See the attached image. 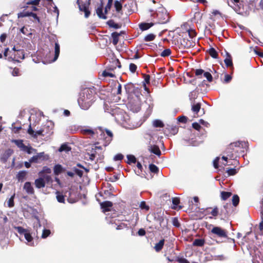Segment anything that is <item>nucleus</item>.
Returning a JSON list of instances; mask_svg holds the SVG:
<instances>
[{"label": "nucleus", "instance_id": "f257e3e1", "mask_svg": "<svg viewBox=\"0 0 263 263\" xmlns=\"http://www.w3.org/2000/svg\"><path fill=\"white\" fill-rule=\"evenodd\" d=\"M157 8L149 9L152 20L155 24H165L169 21L170 16L165 8L160 4H157Z\"/></svg>", "mask_w": 263, "mask_h": 263}, {"label": "nucleus", "instance_id": "f03ea898", "mask_svg": "<svg viewBox=\"0 0 263 263\" xmlns=\"http://www.w3.org/2000/svg\"><path fill=\"white\" fill-rule=\"evenodd\" d=\"M95 91L92 89L85 88L80 93L78 102L80 107L84 109H88L95 100Z\"/></svg>", "mask_w": 263, "mask_h": 263}, {"label": "nucleus", "instance_id": "7ed1b4c3", "mask_svg": "<svg viewBox=\"0 0 263 263\" xmlns=\"http://www.w3.org/2000/svg\"><path fill=\"white\" fill-rule=\"evenodd\" d=\"M54 124L51 121H48L43 126L42 129L34 132L31 128V125L28 129V133L32 137L36 138L38 136H46L47 137L51 136L53 133V129Z\"/></svg>", "mask_w": 263, "mask_h": 263}, {"label": "nucleus", "instance_id": "20e7f679", "mask_svg": "<svg viewBox=\"0 0 263 263\" xmlns=\"http://www.w3.org/2000/svg\"><path fill=\"white\" fill-rule=\"evenodd\" d=\"M142 96L141 92L138 90L135 91L134 94L130 95L128 106L132 111L137 112L140 110Z\"/></svg>", "mask_w": 263, "mask_h": 263}, {"label": "nucleus", "instance_id": "39448f33", "mask_svg": "<svg viewBox=\"0 0 263 263\" xmlns=\"http://www.w3.org/2000/svg\"><path fill=\"white\" fill-rule=\"evenodd\" d=\"M77 3L80 11L84 12L85 17L88 18L90 14V11L89 9L90 5V0H77Z\"/></svg>", "mask_w": 263, "mask_h": 263}, {"label": "nucleus", "instance_id": "423d86ee", "mask_svg": "<svg viewBox=\"0 0 263 263\" xmlns=\"http://www.w3.org/2000/svg\"><path fill=\"white\" fill-rule=\"evenodd\" d=\"M247 146V143L243 141H237L231 143L229 147L226 149V153L227 154L228 157L230 159H233L234 158V155L233 153V151H235L234 147H245Z\"/></svg>", "mask_w": 263, "mask_h": 263}, {"label": "nucleus", "instance_id": "0eeeda50", "mask_svg": "<svg viewBox=\"0 0 263 263\" xmlns=\"http://www.w3.org/2000/svg\"><path fill=\"white\" fill-rule=\"evenodd\" d=\"M211 233L221 238L227 237V232L220 227H214L211 230Z\"/></svg>", "mask_w": 263, "mask_h": 263}, {"label": "nucleus", "instance_id": "6e6552de", "mask_svg": "<svg viewBox=\"0 0 263 263\" xmlns=\"http://www.w3.org/2000/svg\"><path fill=\"white\" fill-rule=\"evenodd\" d=\"M23 190H25L28 195H33L34 194V188L30 182H26L24 183Z\"/></svg>", "mask_w": 263, "mask_h": 263}, {"label": "nucleus", "instance_id": "1a4fd4ad", "mask_svg": "<svg viewBox=\"0 0 263 263\" xmlns=\"http://www.w3.org/2000/svg\"><path fill=\"white\" fill-rule=\"evenodd\" d=\"M124 88L127 93L128 94V98L130 97V95L134 94L135 91L136 90L139 91L138 88H135L134 85L132 83L127 84L124 86Z\"/></svg>", "mask_w": 263, "mask_h": 263}, {"label": "nucleus", "instance_id": "9d476101", "mask_svg": "<svg viewBox=\"0 0 263 263\" xmlns=\"http://www.w3.org/2000/svg\"><path fill=\"white\" fill-rule=\"evenodd\" d=\"M103 1H101L100 5L97 7L96 9V13L99 18L102 19H106L107 17L106 16L105 12H103Z\"/></svg>", "mask_w": 263, "mask_h": 263}, {"label": "nucleus", "instance_id": "9b49d317", "mask_svg": "<svg viewBox=\"0 0 263 263\" xmlns=\"http://www.w3.org/2000/svg\"><path fill=\"white\" fill-rule=\"evenodd\" d=\"M181 45L184 48L188 49L194 46L195 43L192 40H189L186 39H183L181 41Z\"/></svg>", "mask_w": 263, "mask_h": 263}, {"label": "nucleus", "instance_id": "f8f14e48", "mask_svg": "<svg viewBox=\"0 0 263 263\" xmlns=\"http://www.w3.org/2000/svg\"><path fill=\"white\" fill-rule=\"evenodd\" d=\"M44 152L38 153L36 155L33 156L30 159V162L37 163L39 160H44Z\"/></svg>", "mask_w": 263, "mask_h": 263}, {"label": "nucleus", "instance_id": "ddd939ff", "mask_svg": "<svg viewBox=\"0 0 263 263\" xmlns=\"http://www.w3.org/2000/svg\"><path fill=\"white\" fill-rule=\"evenodd\" d=\"M235 2V6L233 7L234 10L238 14L242 13V5L239 3V0H233Z\"/></svg>", "mask_w": 263, "mask_h": 263}, {"label": "nucleus", "instance_id": "4468645a", "mask_svg": "<svg viewBox=\"0 0 263 263\" xmlns=\"http://www.w3.org/2000/svg\"><path fill=\"white\" fill-rule=\"evenodd\" d=\"M102 133L104 136H106L105 140L107 143L105 144L104 145L106 146L112 140L113 135L111 132L108 129H105V131Z\"/></svg>", "mask_w": 263, "mask_h": 263}, {"label": "nucleus", "instance_id": "2eb2a0df", "mask_svg": "<svg viewBox=\"0 0 263 263\" xmlns=\"http://www.w3.org/2000/svg\"><path fill=\"white\" fill-rule=\"evenodd\" d=\"M28 172L26 171H21L16 175V178L19 182H23L26 178Z\"/></svg>", "mask_w": 263, "mask_h": 263}, {"label": "nucleus", "instance_id": "dca6fc26", "mask_svg": "<svg viewBox=\"0 0 263 263\" xmlns=\"http://www.w3.org/2000/svg\"><path fill=\"white\" fill-rule=\"evenodd\" d=\"M34 184L36 188L41 189L45 186L46 183L43 178H39L35 180Z\"/></svg>", "mask_w": 263, "mask_h": 263}, {"label": "nucleus", "instance_id": "f3484780", "mask_svg": "<svg viewBox=\"0 0 263 263\" xmlns=\"http://www.w3.org/2000/svg\"><path fill=\"white\" fill-rule=\"evenodd\" d=\"M29 16H32L34 19L37 20V21L39 22V18L37 17L35 13H34L33 12H23L18 14V17Z\"/></svg>", "mask_w": 263, "mask_h": 263}, {"label": "nucleus", "instance_id": "a211bd4d", "mask_svg": "<svg viewBox=\"0 0 263 263\" xmlns=\"http://www.w3.org/2000/svg\"><path fill=\"white\" fill-rule=\"evenodd\" d=\"M112 202L108 201H104L101 203V206L105 212L110 211V209L112 207Z\"/></svg>", "mask_w": 263, "mask_h": 263}, {"label": "nucleus", "instance_id": "6ab92c4d", "mask_svg": "<svg viewBox=\"0 0 263 263\" xmlns=\"http://www.w3.org/2000/svg\"><path fill=\"white\" fill-rule=\"evenodd\" d=\"M24 237H25V238L26 239V240H27V243L28 245L31 246H34V242L32 241V240H33L32 237L31 236L29 231L26 233L25 234Z\"/></svg>", "mask_w": 263, "mask_h": 263}, {"label": "nucleus", "instance_id": "aec40b11", "mask_svg": "<svg viewBox=\"0 0 263 263\" xmlns=\"http://www.w3.org/2000/svg\"><path fill=\"white\" fill-rule=\"evenodd\" d=\"M164 239H161L159 242L155 244L154 249L157 252H160L162 249L164 245Z\"/></svg>", "mask_w": 263, "mask_h": 263}, {"label": "nucleus", "instance_id": "412c9836", "mask_svg": "<svg viewBox=\"0 0 263 263\" xmlns=\"http://www.w3.org/2000/svg\"><path fill=\"white\" fill-rule=\"evenodd\" d=\"M154 24H155L154 22V23H141L139 25V28L142 31L146 30L148 29L149 28H150L151 27H152Z\"/></svg>", "mask_w": 263, "mask_h": 263}, {"label": "nucleus", "instance_id": "4be33fe9", "mask_svg": "<svg viewBox=\"0 0 263 263\" xmlns=\"http://www.w3.org/2000/svg\"><path fill=\"white\" fill-rule=\"evenodd\" d=\"M40 0H30L26 2V5H32V6L31 7L32 10L36 11L37 10L36 6L39 4Z\"/></svg>", "mask_w": 263, "mask_h": 263}, {"label": "nucleus", "instance_id": "5701e85b", "mask_svg": "<svg viewBox=\"0 0 263 263\" xmlns=\"http://www.w3.org/2000/svg\"><path fill=\"white\" fill-rule=\"evenodd\" d=\"M227 57L224 60V63L226 65L227 67H231L233 66L232 59L231 55L227 52Z\"/></svg>", "mask_w": 263, "mask_h": 263}, {"label": "nucleus", "instance_id": "b1692460", "mask_svg": "<svg viewBox=\"0 0 263 263\" xmlns=\"http://www.w3.org/2000/svg\"><path fill=\"white\" fill-rule=\"evenodd\" d=\"M11 142L15 143L22 151L24 148H26V146L24 144L22 140H12Z\"/></svg>", "mask_w": 263, "mask_h": 263}, {"label": "nucleus", "instance_id": "393cba45", "mask_svg": "<svg viewBox=\"0 0 263 263\" xmlns=\"http://www.w3.org/2000/svg\"><path fill=\"white\" fill-rule=\"evenodd\" d=\"M200 108V103H197L195 104L192 102V110L194 114H197L199 111Z\"/></svg>", "mask_w": 263, "mask_h": 263}, {"label": "nucleus", "instance_id": "a878e982", "mask_svg": "<svg viewBox=\"0 0 263 263\" xmlns=\"http://www.w3.org/2000/svg\"><path fill=\"white\" fill-rule=\"evenodd\" d=\"M59 54H60V45L58 44V43H55V48H54V57L52 61L53 62L55 61L58 59Z\"/></svg>", "mask_w": 263, "mask_h": 263}, {"label": "nucleus", "instance_id": "bb28decb", "mask_svg": "<svg viewBox=\"0 0 263 263\" xmlns=\"http://www.w3.org/2000/svg\"><path fill=\"white\" fill-rule=\"evenodd\" d=\"M149 150L153 153L159 156L161 154V152L159 148L156 145L151 146L149 147Z\"/></svg>", "mask_w": 263, "mask_h": 263}, {"label": "nucleus", "instance_id": "cd10ccee", "mask_svg": "<svg viewBox=\"0 0 263 263\" xmlns=\"http://www.w3.org/2000/svg\"><path fill=\"white\" fill-rule=\"evenodd\" d=\"M53 171L55 175H59L63 172V168L61 165L57 164L54 166Z\"/></svg>", "mask_w": 263, "mask_h": 263}, {"label": "nucleus", "instance_id": "c85d7f7f", "mask_svg": "<svg viewBox=\"0 0 263 263\" xmlns=\"http://www.w3.org/2000/svg\"><path fill=\"white\" fill-rule=\"evenodd\" d=\"M120 34L115 32L111 33V37L112 38V44L116 45L119 42V36Z\"/></svg>", "mask_w": 263, "mask_h": 263}, {"label": "nucleus", "instance_id": "c756f323", "mask_svg": "<svg viewBox=\"0 0 263 263\" xmlns=\"http://www.w3.org/2000/svg\"><path fill=\"white\" fill-rule=\"evenodd\" d=\"M166 129H168L174 135L176 134L178 131V128L176 126L173 125H167Z\"/></svg>", "mask_w": 263, "mask_h": 263}, {"label": "nucleus", "instance_id": "7c9ffc66", "mask_svg": "<svg viewBox=\"0 0 263 263\" xmlns=\"http://www.w3.org/2000/svg\"><path fill=\"white\" fill-rule=\"evenodd\" d=\"M71 151V147L68 146L67 144H63L59 149V151L60 152H68Z\"/></svg>", "mask_w": 263, "mask_h": 263}, {"label": "nucleus", "instance_id": "2f4dec72", "mask_svg": "<svg viewBox=\"0 0 263 263\" xmlns=\"http://www.w3.org/2000/svg\"><path fill=\"white\" fill-rule=\"evenodd\" d=\"M204 244V240L202 239H196L193 242L195 246L202 247Z\"/></svg>", "mask_w": 263, "mask_h": 263}, {"label": "nucleus", "instance_id": "473e14b6", "mask_svg": "<svg viewBox=\"0 0 263 263\" xmlns=\"http://www.w3.org/2000/svg\"><path fill=\"white\" fill-rule=\"evenodd\" d=\"M97 151H94L93 149H92L91 153H87V155L89 157V159L91 161H94L96 156L97 155Z\"/></svg>", "mask_w": 263, "mask_h": 263}, {"label": "nucleus", "instance_id": "72a5a7b5", "mask_svg": "<svg viewBox=\"0 0 263 263\" xmlns=\"http://www.w3.org/2000/svg\"><path fill=\"white\" fill-rule=\"evenodd\" d=\"M56 198L59 202L60 203H64L65 201V198L64 196L61 194L59 192H56Z\"/></svg>", "mask_w": 263, "mask_h": 263}, {"label": "nucleus", "instance_id": "f704fd0d", "mask_svg": "<svg viewBox=\"0 0 263 263\" xmlns=\"http://www.w3.org/2000/svg\"><path fill=\"white\" fill-rule=\"evenodd\" d=\"M115 8L116 9V11L118 12H120L122 8V5L120 2L116 1L114 4Z\"/></svg>", "mask_w": 263, "mask_h": 263}, {"label": "nucleus", "instance_id": "c9c22d12", "mask_svg": "<svg viewBox=\"0 0 263 263\" xmlns=\"http://www.w3.org/2000/svg\"><path fill=\"white\" fill-rule=\"evenodd\" d=\"M153 125L155 127H162L164 126V124L160 120H155L153 122Z\"/></svg>", "mask_w": 263, "mask_h": 263}, {"label": "nucleus", "instance_id": "e433bc0d", "mask_svg": "<svg viewBox=\"0 0 263 263\" xmlns=\"http://www.w3.org/2000/svg\"><path fill=\"white\" fill-rule=\"evenodd\" d=\"M232 195L231 192H222L221 193V197L222 200H226Z\"/></svg>", "mask_w": 263, "mask_h": 263}, {"label": "nucleus", "instance_id": "4c0bfd02", "mask_svg": "<svg viewBox=\"0 0 263 263\" xmlns=\"http://www.w3.org/2000/svg\"><path fill=\"white\" fill-rule=\"evenodd\" d=\"M209 53L212 58L216 59L217 58V52L214 48H211L209 50Z\"/></svg>", "mask_w": 263, "mask_h": 263}, {"label": "nucleus", "instance_id": "58836bf2", "mask_svg": "<svg viewBox=\"0 0 263 263\" xmlns=\"http://www.w3.org/2000/svg\"><path fill=\"white\" fill-rule=\"evenodd\" d=\"M107 24L110 27L114 28L115 29H118L120 28V25L118 24H116L112 20H109L107 22Z\"/></svg>", "mask_w": 263, "mask_h": 263}, {"label": "nucleus", "instance_id": "ea45409f", "mask_svg": "<svg viewBox=\"0 0 263 263\" xmlns=\"http://www.w3.org/2000/svg\"><path fill=\"white\" fill-rule=\"evenodd\" d=\"M156 37V35L153 33L148 34L144 37V41L146 42H149L153 41Z\"/></svg>", "mask_w": 263, "mask_h": 263}, {"label": "nucleus", "instance_id": "a19ab883", "mask_svg": "<svg viewBox=\"0 0 263 263\" xmlns=\"http://www.w3.org/2000/svg\"><path fill=\"white\" fill-rule=\"evenodd\" d=\"M127 158L128 163H135L136 162V159L133 155H128L127 156Z\"/></svg>", "mask_w": 263, "mask_h": 263}, {"label": "nucleus", "instance_id": "79ce46f5", "mask_svg": "<svg viewBox=\"0 0 263 263\" xmlns=\"http://www.w3.org/2000/svg\"><path fill=\"white\" fill-rule=\"evenodd\" d=\"M171 54V50L169 48L165 49L161 53L160 55L162 57H168Z\"/></svg>", "mask_w": 263, "mask_h": 263}, {"label": "nucleus", "instance_id": "37998d69", "mask_svg": "<svg viewBox=\"0 0 263 263\" xmlns=\"http://www.w3.org/2000/svg\"><path fill=\"white\" fill-rule=\"evenodd\" d=\"M15 229L17 230L18 233L20 234H23L24 235L28 231V230L24 229L21 227H17L15 228Z\"/></svg>", "mask_w": 263, "mask_h": 263}, {"label": "nucleus", "instance_id": "c03bdc74", "mask_svg": "<svg viewBox=\"0 0 263 263\" xmlns=\"http://www.w3.org/2000/svg\"><path fill=\"white\" fill-rule=\"evenodd\" d=\"M15 194L12 196L8 200L7 204L9 208H12L14 206V198Z\"/></svg>", "mask_w": 263, "mask_h": 263}, {"label": "nucleus", "instance_id": "a18cd8bd", "mask_svg": "<svg viewBox=\"0 0 263 263\" xmlns=\"http://www.w3.org/2000/svg\"><path fill=\"white\" fill-rule=\"evenodd\" d=\"M239 197L236 195H234L233 197V199H232V202H233V205L235 206H237L239 203Z\"/></svg>", "mask_w": 263, "mask_h": 263}, {"label": "nucleus", "instance_id": "49530a36", "mask_svg": "<svg viewBox=\"0 0 263 263\" xmlns=\"http://www.w3.org/2000/svg\"><path fill=\"white\" fill-rule=\"evenodd\" d=\"M202 18V13L201 12L198 11L195 13L194 14V19L197 21L196 22H198V21H200Z\"/></svg>", "mask_w": 263, "mask_h": 263}, {"label": "nucleus", "instance_id": "de8ad7c7", "mask_svg": "<svg viewBox=\"0 0 263 263\" xmlns=\"http://www.w3.org/2000/svg\"><path fill=\"white\" fill-rule=\"evenodd\" d=\"M149 168L151 172L154 173H157L159 171L157 166H156L155 165H154L153 164H151L149 165Z\"/></svg>", "mask_w": 263, "mask_h": 263}, {"label": "nucleus", "instance_id": "09e8293b", "mask_svg": "<svg viewBox=\"0 0 263 263\" xmlns=\"http://www.w3.org/2000/svg\"><path fill=\"white\" fill-rule=\"evenodd\" d=\"M139 206L142 210H144L146 211L149 210V206L146 205L145 201L141 202Z\"/></svg>", "mask_w": 263, "mask_h": 263}, {"label": "nucleus", "instance_id": "8fccbe9b", "mask_svg": "<svg viewBox=\"0 0 263 263\" xmlns=\"http://www.w3.org/2000/svg\"><path fill=\"white\" fill-rule=\"evenodd\" d=\"M102 75L104 77H110V78L115 77V74L114 73H112V72H110L109 71H107V70L104 71L103 72Z\"/></svg>", "mask_w": 263, "mask_h": 263}, {"label": "nucleus", "instance_id": "3c124183", "mask_svg": "<svg viewBox=\"0 0 263 263\" xmlns=\"http://www.w3.org/2000/svg\"><path fill=\"white\" fill-rule=\"evenodd\" d=\"M112 2H113V0H108L107 4L105 6V10H104L105 13H107V11L110 9Z\"/></svg>", "mask_w": 263, "mask_h": 263}, {"label": "nucleus", "instance_id": "603ef678", "mask_svg": "<svg viewBox=\"0 0 263 263\" xmlns=\"http://www.w3.org/2000/svg\"><path fill=\"white\" fill-rule=\"evenodd\" d=\"M172 202L174 205L173 209H176L177 208V206L179 204L180 202L179 199L178 198H173Z\"/></svg>", "mask_w": 263, "mask_h": 263}, {"label": "nucleus", "instance_id": "864d4df0", "mask_svg": "<svg viewBox=\"0 0 263 263\" xmlns=\"http://www.w3.org/2000/svg\"><path fill=\"white\" fill-rule=\"evenodd\" d=\"M50 234V231L49 230L44 229L43 231V233L42 234V238H46L48 237Z\"/></svg>", "mask_w": 263, "mask_h": 263}, {"label": "nucleus", "instance_id": "5fc2aeb1", "mask_svg": "<svg viewBox=\"0 0 263 263\" xmlns=\"http://www.w3.org/2000/svg\"><path fill=\"white\" fill-rule=\"evenodd\" d=\"M204 77L206 78L209 82H212L213 80V77L211 74L209 72H205L203 73Z\"/></svg>", "mask_w": 263, "mask_h": 263}, {"label": "nucleus", "instance_id": "6e6d98bb", "mask_svg": "<svg viewBox=\"0 0 263 263\" xmlns=\"http://www.w3.org/2000/svg\"><path fill=\"white\" fill-rule=\"evenodd\" d=\"M83 132L84 134L89 135L91 136H93V135L95 134L94 132L90 129H84L83 130Z\"/></svg>", "mask_w": 263, "mask_h": 263}, {"label": "nucleus", "instance_id": "4d7b16f0", "mask_svg": "<svg viewBox=\"0 0 263 263\" xmlns=\"http://www.w3.org/2000/svg\"><path fill=\"white\" fill-rule=\"evenodd\" d=\"M188 34L190 37L192 39L194 37H195L196 35V33L194 30L190 29L188 30Z\"/></svg>", "mask_w": 263, "mask_h": 263}, {"label": "nucleus", "instance_id": "13d9d810", "mask_svg": "<svg viewBox=\"0 0 263 263\" xmlns=\"http://www.w3.org/2000/svg\"><path fill=\"white\" fill-rule=\"evenodd\" d=\"M137 68V66L133 63H131L129 65V70L132 73H134L136 71Z\"/></svg>", "mask_w": 263, "mask_h": 263}, {"label": "nucleus", "instance_id": "bf43d9fd", "mask_svg": "<svg viewBox=\"0 0 263 263\" xmlns=\"http://www.w3.org/2000/svg\"><path fill=\"white\" fill-rule=\"evenodd\" d=\"M73 170L74 172V173H76L77 175H78L79 177H82L83 175V171L79 170L78 168H77L76 167L73 168Z\"/></svg>", "mask_w": 263, "mask_h": 263}, {"label": "nucleus", "instance_id": "052dcab7", "mask_svg": "<svg viewBox=\"0 0 263 263\" xmlns=\"http://www.w3.org/2000/svg\"><path fill=\"white\" fill-rule=\"evenodd\" d=\"M20 70L18 68H14L11 72L12 75L13 76H17L19 75Z\"/></svg>", "mask_w": 263, "mask_h": 263}, {"label": "nucleus", "instance_id": "680f3d73", "mask_svg": "<svg viewBox=\"0 0 263 263\" xmlns=\"http://www.w3.org/2000/svg\"><path fill=\"white\" fill-rule=\"evenodd\" d=\"M178 121L181 123H185L187 121V118L185 116H180L178 117Z\"/></svg>", "mask_w": 263, "mask_h": 263}, {"label": "nucleus", "instance_id": "e2e57ef3", "mask_svg": "<svg viewBox=\"0 0 263 263\" xmlns=\"http://www.w3.org/2000/svg\"><path fill=\"white\" fill-rule=\"evenodd\" d=\"M229 175H234L236 173V170L235 168H230L227 170Z\"/></svg>", "mask_w": 263, "mask_h": 263}, {"label": "nucleus", "instance_id": "0e129e2a", "mask_svg": "<svg viewBox=\"0 0 263 263\" xmlns=\"http://www.w3.org/2000/svg\"><path fill=\"white\" fill-rule=\"evenodd\" d=\"M123 158V156L121 154H119L116 155L114 157V159L115 161H118V160H121Z\"/></svg>", "mask_w": 263, "mask_h": 263}, {"label": "nucleus", "instance_id": "69168bd1", "mask_svg": "<svg viewBox=\"0 0 263 263\" xmlns=\"http://www.w3.org/2000/svg\"><path fill=\"white\" fill-rule=\"evenodd\" d=\"M219 158L216 157L215 160L213 161V165L215 168H217L218 167V162H219Z\"/></svg>", "mask_w": 263, "mask_h": 263}, {"label": "nucleus", "instance_id": "338daca9", "mask_svg": "<svg viewBox=\"0 0 263 263\" xmlns=\"http://www.w3.org/2000/svg\"><path fill=\"white\" fill-rule=\"evenodd\" d=\"M173 224L174 226L176 227H179L180 226V224H179V222L177 219V218L175 217L173 218Z\"/></svg>", "mask_w": 263, "mask_h": 263}, {"label": "nucleus", "instance_id": "774afa93", "mask_svg": "<svg viewBox=\"0 0 263 263\" xmlns=\"http://www.w3.org/2000/svg\"><path fill=\"white\" fill-rule=\"evenodd\" d=\"M177 261L179 263H190L187 259H186L185 258H179L177 259Z\"/></svg>", "mask_w": 263, "mask_h": 263}]
</instances>
